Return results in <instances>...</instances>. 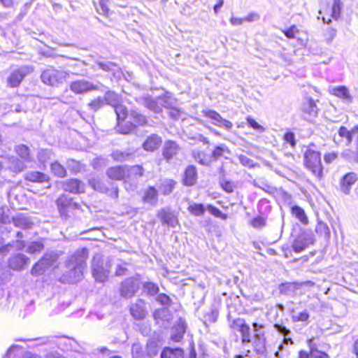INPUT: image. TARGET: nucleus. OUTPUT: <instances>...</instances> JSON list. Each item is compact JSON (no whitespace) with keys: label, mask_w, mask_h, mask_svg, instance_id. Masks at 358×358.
<instances>
[{"label":"nucleus","mask_w":358,"mask_h":358,"mask_svg":"<svg viewBox=\"0 0 358 358\" xmlns=\"http://www.w3.org/2000/svg\"><path fill=\"white\" fill-rule=\"evenodd\" d=\"M143 288L145 291L151 296L157 294L159 292L158 286L150 282L144 283Z\"/></svg>","instance_id":"52"},{"label":"nucleus","mask_w":358,"mask_h":358,"mask_svg":"<svg viewBox=\"0 0 358 358\" xmlns=\"http://www.w3.org/2000/svg\"><path fill=\"white\" fill-rule=\"evenodd\" d=\"M283 32L287 38H294L296 34L299 32V30L296 26L293 25L288 29L285 30Z\"/></svg>","instance_id":"63"},{"label":"nucleus","mask_w":358,"mask_h":358,"mask_svg":"<svg viewBox=\"0 0 358 358\" xmlns=\"http://www.w3.org/2000/svg\"><path fill=\"white\" fill-rule=\"evenodd\" d=\"M130 313L132 317L137 320H143L147 315L145 303L141 299H138L131 306Z\"/></svg>","instance_id":"14"},{"label":"nucleus","mask_w":358,"mask_h":358,"mask_svg":"<svg viewBox=\"0 0 358 358\" xmlns=\"http://www.w3.org/2000/svg\"><path fill=\"white\" fill-rule=\"evenodd\" d=\"M88 250L85 248L77 250L66 262L69 270L60 278L64 283H76L82 279L83 270L86 266Z\"/></svg>","instance_id":"1"},{"label":"nucleus","mask_w":358,"mask_h":358,"mask_svg":"<svg viewBox=\"0 0 358 358\" xmlns=\"http://www.w3.org/2000/svg\"><path fill=\"white\" fill-rule=\"evenodd\" d=\"M105 105L104 100L103 97L98 96L96 99L92 100L88 104L87 106L89 108L93 111H97L100 108H101Z\"/></svg>","instance_id":"46"},{"label":"nucleus","mask_w":358,"mask_h":358,"mask_svg":"<svg viewBox=\"0 0 358 358\" xmlns=\"http://www.w3.org/2000/svg\"><path fill=\"white\" fill-rule=\"evenodd\" d=\"M331 94L343 99L347 103H351L352 101V96L345 86L333 87L331 90Z\"/></svg>","instance_id":"26"},{"label":"nucleus","mask_w":358,"mask_h":358,"mask_svg":"<svg viewBox=\"0 0 358 358\" xmlns=\"http://www.w3.org/2000/svg\"><path fill=\"white\" fill-rule=\"evenodd\" d=\"M71 201L72 199L65 194L62 195L57 199L56 203L62 217H69V206Z\"/></svg>","instance_id":"18"},{"label":"nucleus","mask_w":358,"mask_h":358,"mask_svg":"<svg viewBox=\"0 0 358 358\" xmlns=\"http://www.w3.org/2000/svg\"><path fill=\"white\" fill-rule=\"evenodd\" d=\"M34 69L32 65H23L13 69L7 78V85L10 87H17L24 78L31 75Z\"/></svg>","instance_id":"4"},{"label":"nucleus","mask_w":358,"mask_h":358,"mask_svg":"<svg viewBox=\"0 0 358 358\" xmlns=\"http://www.w3.org/2000/svg\"><path fill=\"white\" fill-rule=\"evenodd\" d=\"M225 152L227 154L230 153V151L226 145L221 144L220 145H217L212 151L210 159H212L213 161H217L220 157L224 156Z\"/></svg>","instance_id":"35"},{"label":"nucleus","mask_w":358,"mask_h":358,"mask_svg":"<svg viewBox=\"0 0 358 358\" xmlns=\"http://www.w3.org/2000/svg\"><path fill=\"white\" fill-rule=\"evenodd\" d=\"M246 121H247L248 124L250 127H251L252 128H253L255 130H256L260 133H262L265 131V128L263 126L260 125L257 122H256L251 117H248L246 118Z\"/></svg>","instance_id":"57"},{"label":"nucleus","mask_w":358,"mask_h":358,"mask_svg":"<svg viewBox=\"0 0 358 358\" xmlns=\"http://www.w3.org/2000/svg\"><path fill=\"white\" fill-rule=\"evenodd\" d=\"M135 127H136L133 123L126 122L125 124H123V122L120 121V122H117L116 130L120 134H128L133 131Z\"/></svg>","instance_id":"41"},{"label":"nucleus","mask_w":358,"mask_h":358,"mask_svg":"<svg viewBox=\"0 0 358 358\" xmlns=\"http://www.w3.org/2000/svg\"><path fill=\"white\" fill-rule=\"evenodd\" d=\"M309 317V313L306 310H304L301 313L294 314L292 317V319L294 322H306L308 320Z\"/></svg>","instance_id":"56"},{"label":"nucleus","mask_w":358,"mask_h":358,"mask_svg":"<svg viewBox=\"0 0 358 358\" xmlns=\"http://www.w3.org/2000/svg\"><path fill=\"white\" fill-rule=\"evenodd\" d=\"M188 211L194 216H201L206 210V207L202 203H189L187 207Z\"/></svg>","instance_id":"33"},{"label":"nucleus","mask_w":358,"mask_h":358,"mask_svg":"<svg viewBox=\"0 0 358 358\" xmlns=\"http://www.w3.org/2000/svg\"><path fill=\"white\" fill-rule=\"evenodd\" d=\"M176 182L171 179L165 180L160 187V189L163 194L169 195L171 194L175 187Z\"/></svg>","instance_id":"45"},{"label":"nucleus","mask_w":358,"mask_h":358,"mask_svg":"<svg viewBox=\"0 0 358 358\" xmlns=\"http://www.w3.org/2000/svg\"><path fill=\"white\" fill-rule=\"evenodd\" d=\"M58 259V255L55 252L46 253L36 262L31 269V273L34 276L43 274L48 269L55 266Z\"/></svg>","instance_id":"5"},{"label":"nucleus","mask_w":358,"mask_h":358,"mask_svg":"<svg viewBox=\"0 0 358 358\" xmlns=\"http://www.w3.org/2000/svg\"><path fill=\"white\" fill-rule=\"evenodd\" d=\"M106 174L112 180H122L127 176V167L121 166L110 167L108 169Z\"/></svg>","instance_id":"21"},{"label":"nucleus","mask_w":358,"mask_h":358,"mask_svg":"<svg viewBox=\"0 0 358 358\" xmlns=\"http://www.w3.org/2000/svg\"><path fill=\"white\" fill-rule=\"evenodd\" d=\"M95 64L103 71L106 72H112L114 75L116 71H119L120 69L117 64L112 62H104L102 61H96Z\"/></svg>","instance_id":"32"},{"label":"nucleus","mask_w":358,"mask_h":358,"mask_svg":"<svg viewBox=\"0 0 358 358\" xmlns=\"http://www.w3.org/2000/svg\"><path fill=\"white\" fill-rule=\"evenodd\" d=\"M142 200L145 203H148L152 206H155L158 201L157 190L154 187H149L145 190Z\"/></svg>","instance_id":"23"},{"label":"nucleus","mask_w":358,"mask_h":358,"mask_svg":"<svg viewBox=\"0 0 358 358\" xmlns=\"http://www.w3.org/2000/svg\"><path fill=\"white\" fill-rule=\"evenodd\" d=\"M197 180V172L195 166L189 165L187 167L184 178L183 182L187 186H192L194 185Z\"/></svg>","instance_id":"25"},{"label":"nucleus","mask_w":358,"mask_h":358,"mask_svg":"<svg viewBox=\"0 0 358 358\" xmlns=\"http://www.w3.org/2000/svg\"><path fill=\"white\" fill-rule=\"evenodd\" d=\"M229 327L231 329L241 333L242 343H249L251 342L250 327L246 324L244 319L238 317L233 320Z\"/></svg>","instance_id":"8"},{"label":"nucleus","mask_w":358,"mask_h":358,"mask_svg":"<svg viewBox=\"0 0 358 358\" xmlns=\"http://www.w3.org/2000/svg\"><path fill=\"white\" fill-rule=\"evenodd\" d=\"M179 150L180 147L175 141H166L163 146L162 155L167 162H169L178 154Z\"/></svg>","instance_id":"15"},{"label":"nucleus","mask_w":358,"mask_h":358,"mask_svg":"<svg viewBox=\"0 0 358 358\" xmlns=\"http://www.w3.org/2000/svg\"><path fill=\"white\" fill-rule=\"evenodd\" d=\"M316 231L324 235L325 236H329L330 231L328 226L323 222H319L316 227Z\"/></svg>","instance_id":"59"},{"label":"nucleus","mask_w":358,"mask_h":358,"mask_svg":"<svg viewBox=\"0 0 358 358\" xmlns=\"http://www.w3.org/2000/svg\"><path fill=\"white\" fill-rule=\"evenodd\" d=\"M130 117L131 120L139 126H144L148 123L146 117L136 110H131Z\"/></svg>","instance_id":"39"},{"label":"nucleus","mask_w":358,"mask_h":358,"mask_svg":"<svg viewBox=\"0 0 358 358\" xmlns=\"http://www.w3.org/2000/svg\"><path fill=\"white\" fill-rule=\"evenodd\" d=\"M52 155V152L51 150L42 149L38 151L37 157L41 164H45L51 159Z\"/></svg>","instance_id":"47"},{"label":"nucleus","mask_w":358,"mask_h":358,"mask_svg":"<svg viewBox=\"0 0 358 358\" xmlns=\"http://www.w3.org/2000/svg\"><path fill=\"white\" fill-rule=\"evenodd\" d=\"M127 175H134L141 177L143 175V169L141 166H134L130 168H127Z\"/></svg>","instance_id":"54"},{"label":"nucleus","mask_w":358,"mask_h":358,"mask_svg":"<svg viewBox=\"0 0 358 358\" xmlns=\"http://www.w3.org/2000/svg\"><path fill=\"white\" fill-rule=\"evenodd\" d=\"M103 99L104 100L105 104L111 106L112 107H114L117 104L122 102V97L112 90L106 91Z\"/></svg>","instance_id":"28"},{"label":"nucleus","mask_w":358,"mask_h":358,"mask_svg":"<svg viewBox=\"0 0 358 358\" xmlns=\"http://www.w3.org/2000/svg\"><path fill=\"white\" fill-rule=\"evenodd\" d=\"M140 287V282L138 278L130 277L126 278L121 282L120 295L126 299L133 297L138 292Z\"/></svg>","instance_id":"7"},{"label":"nucleus","mask_w":358,"mask_h":358,"mask_svg":"<svg viewBox=\"0 0 358 358\" xmlns=\"http://www.w3.org/2000/svg\"><path fill=\"white\" fill-rule=\"evenodd\" d=\"M302 111L303 113L304 118L306 120H310L312 118H314L317 115L318 108L314 100L309 98L303 103Z\"/></svg>","instance_id":"16"},{"label":"nucleus","mask_w":358,"mask_h":358,"mask_svg":"<svg viewBox=\"0 0 358 358\" xmlns=\"http://www.w3.org/2000/svg\"><path fill=\"white\" fill-rule=\"evenodd\" d=\"M162 143V137L153 134L147 137L143 143V148L146 151L153 152L159 148Z\"/></svg>","instance_id":"17"},{"label":"nucleus","mask_w":358,"mask_h":358,"mask_svg":"<svg viewBox=\"0 0 358 358\" xmlns=\"http://www.w3.org/2000/svg\"><path fill=\"white\" fill-rule=\"evenodd\" d=\"M44 248L43 244L40 242H32L27 248V252L30 254L39 252Z\"/></svg>","instance_id":"53"},{"label":"nucleus","mask_w":358,"mask_h":358,"mask_svg":"<svg viewBox=\"0 0 358 358\" xmlns=\"http://www.w3.org/2000/svg\"><path fill=\"white\" fill-rule=\"evenodd\" d=\"M186 330V324L185 322L180 319L174 325L171 330V338L175 342H179L183 338Z\"/></svg>","instance_id":"20"},{"label":"nucleus","mask_w":358,"mask_h":358,"mask_svg":"<svg viewBox=\"0 0 358 358\" xmlns=\"http://www.w3.org/2000/svg\"><path fill=\"white\" fill-rule=\"evenodd\" d=\"M62 189L73 194H79L85 190V185L78 179H70L62 184Z\"/></svg>","instance_id":"13"},{"label":"nucleus","mask_w":358,"mask_h":358,"mask_svg":"<svg viewBox=\"0 0 358 358\" xmlns=\"http://www.w3.org/2000/svg\"><path fill=\"white\" fill-rule=\"evenodd\" d=\"M14 225L21 229H29L33 225V222H31L28 218L24 217H17L13 220Z\"/></svg>","instance_id":"38"},{"label":"nucleus","mask_w":358,"mask_h":358,"mask_svg":"<svg viewBox=\"0 0 358 358\" xmlns=\"http://www.w3.org/2000/svg\"><path fill=\"white\" fill-rule=\"evenodd\" d=\"M89 185L91 187H92L94 190L102 192L107 193L108 191V187L105 185L103 182L99 178H93L89 180Z\"/></svg>","instance_id":"34"},{"label":"nucleus","mask_w":358,"mask_h":358,"mask_svg":"<svg viewBox=\"0 0 358 358\" xmlns=\"http://www.w3.org/2000/svg\"><path fill=\"white\" fill-rule=\"evenodd\" d=\"M342 6L343 3L341 0H334L331 17L335 20H338L340 17Z\"/></svg>","instance_id":"49"},{"label":"nucleus","mask_w":358,"mask_h":358,"mask_svg":"<svg viewBox=\"0 0 358 358\" xmlns=\"http://www.w3.org/2000/svg\"><path fill=\"white\" fill-rule=\"evenodd\" d=\"M292 213L304 224H308V220L303 208L298 206H294L292 208Z\"/></svg>","instance_id":"37"},{"label":"nucleus","mask_w":358,"mask_h":358,"mask_svg":"<svg viewBox=\"0 0 358 358\" xmlns=\"http://www.w3.org/2000/svg\"><path fill=\"white\" fill-rule=\"evenodd\" d=\"M131 353L133 358H142L143 357V348L141 344L134 343L131 347Z\"/></svg>","instance_id":"55"},{"label":"nucleus","mask_w":358,"mask_h":358,"mask_svg":"<svg viewBox=\"0 0 358 358\" xmlns=\"http://www.w3.org/2000/svg\"><path fill=\"white\" fill-rule=\"evenodd\" d=\"M284 140L286 143L290 144L292 148L296 146L295 135L292 131H288L284 135Z\"/></svg>","instance_id":"61"},{"label":"nucleus","mask_w":358,"mask_h":358,"mask_svg":"<svg viewBox=\"0 0 358 358\" xmlns=\"http://www.w3.org/2000/svg\"><path fill=\"white\" fill-rule=\"evenodd\" d=\"M40 78L43 84L52 87H59L69 78V73L65 71L50 66L41 71Z\"/></svg>","instance_id":"2"},{"label":"nucleus","mask_w":358,"mask_h":358,"mask_svg":"<svg viewBox=\"0 0 358 358\" xmlns=\"http://www.w3.org/2000/svg\"><path fill=\"white\" fill-rule=\"evenodd\" d=\"M113 108L117 115V122H120V121L124 122L128 115L127 108L122 105L121 103L117 104Z\"/></svg>","instance_id":"42"},{"label":"nucleus","mask_w":358,"mask_h":358,"mask_svg":"<svg viewBox=\"0 0 358 358\" xmlns=\"http://www.w3.org/2000/svg\"><path fill=\"white\" fill-rule=\"evenodd\" d=\"M111 262L107 261L105 264L100 257H94L92 264V271L93 277L97 282H103L108 279Z\"/></svg>","instance_id":"6"},{"label":"nucleus","mask_w":358,"mask_h":358,"mask_svg":"<svg viewBox=\"0 0 358 358\" xmlns=\"http://www.w3.org/2000/svg\"><path fill=\"white\" fill-rule=\"evenodd\" d=\"M301 284L299 282H285L282 283L280 287V292L282 294L291 295L300 289Z\"/></svg>","instance_id":"29"},{"label":"nucleus","mask_w":358,"mask_h":358,"mask_svg":"<svg viewBox=\"0 0 358 358\" xmlns=\"http://www.w3.org/2000/svg\"><path fill=\"white\" fill-rule=\"evenodd\" d=\"M97 12L101 15H106L108 12V8L103 0H100L96 7Z\"/></svg>","instance_id":"62"},{"label":"nucleus","mask_w":358,"mask_h":358,"mask_svg":"<svg viewBox=\"0 0 358 358\" xmlns=\"http://www.w3.org/2000/svg\"><path fill=\"white\" fill-rule=\"evenodd\" d=\"M16 154L22 159L24 162L29 163L32 162V157L30 155L29 148L23 144L16 145L15 148Z\"/></svg>","instance_id":"30"},{"label":"nucleus","mask_w":358,"mask_h":358,"mask_svg":"<svg viewBox=\"0 0 358 358\" xmlns=\"http://www.w3.org/2000/svg\"><path fill=\"white\" fill-rule=\"evenodd\" d=\"M24 179L33 182H45L49 181V176L42 172L36 171H28L25 173Z\"/></svg>","instance_id":"24"},{"label":"nucleus","mask_w":358,"mask_h":358,"mask_svg":"<svg viewBox=\"0 0 358 358\" xmlns=\"http://www.w3.org/2000/svg\"><path fill=\"white\" fill-rule=\"evenodd\" d=\"M206 210L213 215H214L216 217H220L224 220L227 219V215L222 213L221 210H220L216 207L212 206V205H207Z\"/></svg>","instance_id":"51"},{"label":"nucleus","mask_w":358,"mask_h":358,"mask_svg":"<svg viewBox=\"0 0 358 358\" xmlns=\"http://www.w3.org/2000/svg\"><path fill=\"white\" fill-rule=\"evenodd\" d=\"M310 355L312 358H329V355L327 353L321 352L317 349L314 350Z\"/></svg>","instance_id":"64"},{"label":"nucleus","mask_w":358,"mask_h":358,"mask_svg":"<svg viewBox=\"0 0 358 358\" xmlns=\"http://www.w3.org/2000/svg\"><path fill=\"white\" fill-rule=\"evenodd\" d=\"M358 180V176L355 172H349L342 177L340 181L341 190L345 194H349L351 187Z\"/></svg>","instance_id":"11"},{"label":"nucleus","mask_w":358,"mask_h":358,"mask_svg":"<svg viewBox=\"0 0 358 358\" xmlns=\"http://www.w3.org/2000/svg\"><path fill=\"white\" fill-rule=\"evenodd\" d=\"M8 168L13 172L20 173L27 169L26 163L24 160H20L15 157H10L8 159Z\"/></svg>","instance_id":"27"},{"label":"nucleus","mask_w":358,"mask_h":358,"mask_svg":"<svg viewBox=\"0 0 358 358\" xmlns=\"http://www.w3.org/2000/svg\"><path fill=\"white\" fill-rule=\"evenodd\" d=\"M337 34L336 29L328 27L324 32V41L327 44L330 45Z\"/></svg>","instance_id":"50"},{"label":"nucleus","mask_w":358,"mask_h":358,"mask_svg":"<svg viewBox=\"0 0 358 358\" xmlns=\"http://www.w3.org/2000/svg\"><path fill=\"white\" fill-rule=\"evenodd\" d=\"M251 225L257 229H262L266 225V220L262 217L258 216L253 218L250 222Z\"/></svg>","instance_id":"58"},{"label":"nucleus","mask_w":358,"mask_h":358,"mask_svg":"<svg viewBox=\"0 0 358 358\" xmlns=\"http://www.w3.org/2000/svg\"><path fill=\"white\" fill-rule=\"evenodd\" d=\"M112 157L115 160L124 161L130 157V154L115 150L112 153Z\"/></svg>","instance_id":"60"},{"label":"nucleus","mask_w":358,"mask_h":358,"mask_svg":"<svg viewBox=\"0 0 358 358\" xmlns=\"http://www.w3.org/2000/svg\"><path fill=\"white\" fill-rule=\"evenodd\" d=\"M69 88L73 92L78 94L99 90L97 85L86 80L73 81L70 84Z\"/></svg>","instance_id":"9"},{"label":"nucleus","mask_w":358,"mask_h":358,"mask_svg":"<svg viewBox=\"0 0 358 358\" xmlns=\"http://www.w3.org/2000/svg\"><path fill=\"white\" fill-rule=\"evenodd\" d=\"M183 350L180 348H166L161 354V358H182Z\"/></svg>","instance_id":"31"},{"label":"nucleus","mask_w":358,"mask_h":358,"mask_svg":"<svg viewBox=\"0 0 358 358\" xmlns=\"http://www.w3.org/2000/svg\"><path fill=\"white\" fill-rule=\"evenodd\" d=\"M67 168L73 173H77L84 169V166L78 161L69 159L66 162Z\"/></svg>","instance_id":"43"},{"label":"nucleus","mask_w":358,"mask_h":358,"mask_svg":"<svg viewBox=\"0 0 358 358\" xmlns=\"http://www.w3.org/2000/svg\"><path fill=\"white\" fill-rule=\"evenodd\" d=\"M313 243V238L311 235L301 234L294 241L292 248L295 252H300L304 250L309 245Z\"/></svg>","instance_id":"12"},{"label":"nucleus","mask_w":358,"mask_h":358,"mask_svg":"<svg viewBox=\"0 0 358 358\" xmlns=\"http://www.w3.org/2000/svg\"><path fill=\"white\" fill-rule=\"evenodd\" d=\"M29 262V259L22 254H17L9 259V266L14 270H20L23 268Z\"/></svg>","instance_id":"22"},{"label":"nucleus","mask_w":358,"mask_h":358,"mask_svg":"<svg viewBox=\"0 0 358 358\" xmlns=\"http://www.w3.org/2000/svg\"><path fill=\"white\" fill-rule=\"evenodd\" d=\"M304 164L306 168L318 179L322 176L321 157L319 152L308 149L304 154Z\"/></svg>","instance_id":"3"},{"label":"nucleus","mask_w":358,"mask_h":358,"mask_svg":"<svg viewBox=\"0 0 358 358\" xmlns=\"http://www.w3.org/2000/svg\"><path fill=\"white\" fill-rule=\"evenodd\" d=\"M145 106L148 109L152 110L155 113H160L162 111L161 106L157 103V102L150 98H147L145 100Z\"/></svg>","instance_id":"48"},{"label":"nucleus","mask_w":358,"mask_h":358,"mask_svg":"<svg viewBox=\"0 0 358 358\" xmlns=\"http://www.w3.org/2000/svg\"><path fill=\"white\" fill-rule=\"evenodd\" d=\"M357 132H358V125L355 126L350 131L345 127H341L338 131L340 139L337 140L336 137L334 136V141L337 144L344 142L345 145H349L352 141V137L356 136Z\"/></svg>","instance_id":"10"},{"label":"nucleus","mask_w":358,"mask_h":358,"mask_svg":"<svg viewBox=\"0 0 358 358\" xmlns=\"http://www.w3.org/2000/svg\"><path fill=\"white\" fill-rule=\"evenodd\" d=\"M202 113L204 114L206 117L210 118L213 121V124L220 127V123L222 121V117L218 113L213 110H203Z\"/></svg>","instance_id":"44"},{"label":"nucleus","mask_w":358,"mask_h":358,"mask_svg":"<svg viewBox=\"0 0 358 358\" xmlns=\"http://www.w3.org/2000/svg\"><path fill=\"white\" fill-rule=\"evenodd\" d=\"M193 156L196 162L203 166H209L212 161L203 152H194Z\"/></svg>","instance_id":"40"},{"label":"nucleus","mask_w":358,"mask_h":358,"mask_svg":"<svg viewBox=\"0 0 358 358\" xmlns=\"http://www.w3.org/2000/svg\"><path fill=\"white\" fill-rule=\"evenodd\" d=\"M50 170L51 172L58 178H64L66 176V169L57 161L51 164Z\"/></svg>","instance_id":"36"},{"label":"nucleus","mask_w":358,"mask_h":358,"mask_svg":"<svg viewBox=\"0 0 358 358\" xmlns=\"http://www.w3.org/2000/svg\"><path fill=\"white\" fill-rule=\"evenodd\" d=\"M157 216L162 222L171 227H175L178 224L176 217L169 209H162Z\"/></svg>","instance_id":"19"}]
</instances>
